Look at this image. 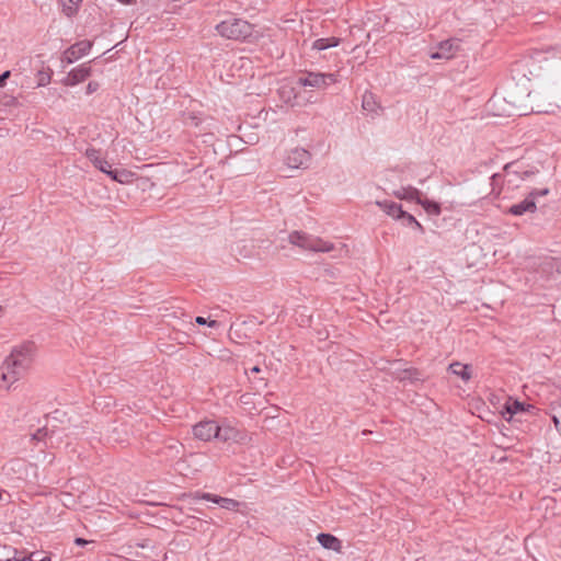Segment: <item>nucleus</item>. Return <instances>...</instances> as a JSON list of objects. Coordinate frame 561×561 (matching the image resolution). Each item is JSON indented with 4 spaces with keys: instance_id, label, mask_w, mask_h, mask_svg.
Here are the masks:
<instances>
[{
    "instance_id": "b1692460",
    "label": "nucleus",
    "mask_w": 561,
    "mask_h": 561,
    "mask_svg": "<svg viewBox=\"0 0 561 561\" xmlns=\"http://www.w3.org/2000/svg\"><path fill=\"white\" fill-rule=\"evenodd\" d=\"M117 180L116 182L122 184L130 183L134 180L135 174L131 171L126 169H117Z\"/></svg>"
},
{
    "instance_id": "72a5a7b5",
    "label": "nucleus",
    "mask_w": 561,
    "mask_h": 561,
    "mask_svg": "<svg viewBox=\"0 0 561 561\" xmlns=\"http://www.w3.org/2000/svg\"><path fill=\"white\" fill-rule=\"evenodd\" d=\"M27 561H50V559L48 557L46 558H41L39 553L37 552H33L31 553L27 558H26Z\"/></svg>"
},
{
    "instance_id": "f704fd0d",
    "label": "nucleus",
    "mask_w": 561,
    "mask_h": 561,
    "mask_svg": "<svg viewBox=\"0 0 561 561\" xmlns=\"http://www.w3.org/2000/svg\"><path fill=\"white\" fill-rule=\"evenodd\" d=\"M11 72L9 70L2 72L0 75V87H3L7 82V79L10 77Z\"/></svg>"
},
{
    "instance_id": "423d86ee",
    "label": "nucleus",
    "mask_w": 561,
    "mask_h": 561,
    "mask_svg": "<svg viewBox=\"0 0 561 561\" xmlns=\"http://www.w3.org/2000/svg\"><path fill=\"white\" fill-rule=\"evenodd\" d=\"M548 194V188L534 190L529 192V194L522 202L505 207V210L526 211L535 210L537 207H545V204L540 203V198L545 197Z\"/></svg>"
},
{
    "instance_id": "7c9ffc66",
    "label": "nucleus",
    "mask_w": 561,
    "mask_h": 561,
    "mask_svg": "<svg viewBox=\"0 0 561 561\" xmlns=\"http://www.w3.org/2000/svg\"><path fill=\"white\" fill-rule=\"evenodd\" d=\"M377 205L380 207H385L387 210L393 211V210H402V205L398 204L396 202H385L383 204L380 202H377Z\"/></svg>"
},
{
    "instance_id": "37998d69",
    "label": "nucleus",
    "mask_w": 561,
    "mask_h": 561,
    "mask_svg": "<svg viewBox=\"0 0 561 561\" xmlns=\"http://www.w3.org/2000/svg\"><path fill=\"white\" fill-rule=\"evenodd\" d=\"M8 561H27V560H26V558H23V559L13 558L12 560L9 559Z\"/></svg>"
},
{
    "instance_id": "20e7f679",
    "label": "nucleus",
    "mask_w": 561,
    "mask_h": 561,
    "mask_svg": "<svg viewBox=\"0 0 561 561\" xmlns=\"http://www.w3.org/2000/svg\"><path fill=\"white\" fill-rule=\"evenodd\" d=\"M288 241L305 251L330 252L334 249L331 242L297 230L289 233Z\"/></svg>"
},
{
    "instance_id": "e433bc0d",
    "label": "nucleus",
    "mask_w": 561,
    "mask_h": 561,
    "mask_svg": "<svg viewBox=\"0 0 561 561\" xmlns=\"http://www.w3.org/2000/svg\"><path fill=\"white\" fill-rule=\"evenodd\" d=\"M117 169H113L111 167V169L108 168L107 172H105V174H107L112 180L116 181L117 180Z\"/></svg>"
},
{
    "instance_id": "4c0bfd02",
    "label": "nucleus",
    "mask_w": 561,
    "mask_h": 561,
    "mask_svg": "<svg viewBox=\"0 0 561 561\" xmlns=\"http://www.w3.org/2000/svg\"><path fill=\"white\" fill-rule=\"evenodd\" d=\"M195 322L199 325H207L208 320L204 317L198 316L195 318Z\"/></svg>"
},
{
    "instance_id": "39448f33",
    "label": "nucleus",
    "mask_w": 561,
    "mask_h": 561,
    "mask_svg": "<svg viewBox=\"0 0 561 561\" xmlns=\"http://www.w3.org/2000/svg\"><path fill=\"white\" fill-rule=\"evenodd\" d=\"M396 196L399 199L407 201L408 203L421 205L424 210H439L437 203L428 201L419 190L411 186L401 187L396 191Z\"/></svg>"
},
{
    "instance_id": "f3484780",
    "label": "nucleus",
    "mask_w": 561,
    "mask_h": 561,
    "mask_svg": "<svg viewBox=\"0 0 561 561\" xmlns=\"http://www.w3.org/2000/svg\"><path fill=\"white\" fill-rule=\"evenodd\" d=\"M216 438L221 442H229V440L238 442L240 438V433L234 427L219 426L217 424Z\"/></svg>"
},
{
    "instance_id": "bb28decb",
    "label": "nucleus",
    "mask_w": 561,
    "mask_h": 561,
    "mask_svg": "<svg viewBox=\"0 0 561 561\" xmlns=\"http://www.w3.org/2000/svg\"><path fill=\"white\" fill-rule=\"evenodd\" d=\"M197 499H202V500H205V501H209V502H213L217 505L220 506V501L222 500V496H219V495H216V494H213V493H198L196 495Z\"/></svg>"
},
{
    "instance_id": "7ed1b4c3",
    "label": "nucleus",
    "mask_w": 561,
    "mask_h": 561,
    "mask_svg": "<svg viewBox=\"0 0 561 561\" xmlns=\"http://www.w3.org/2000/svg\"><path fill=\"white\" fill-rule=\"evenodd\" d=\"M537 171L528 170L523 162L513 161L503 168V173H495L490 178V185L492 187L491 194L499 196L501 193V186L506 182L513 184L517 179H525L534 175Z\"/></svg>"
},
{
    "instance_id": "c03bdc74",
    "label": "nucleus",
    "mask_w": 561,
    "mask_h": 561,
    "mask_svg": "<svg viewBox=\"0 0 561 561\" xmlns=\"http://www.w3.org/2000/svg\"><path fill=\"white\" fill-rule=\"evenodd\" d=\"M2 495H3L2 492H0V501L2 500Z\"/></svg>"
},
{
    "instance_id": "c756f323",
    "label": "nucleus",
    "mask_w": 561,
    "mask_h": 561,
    "mask_svg": "<svg viewBox=\"0 0 561 561\" xmlns=\"http://www.w3.org/2000/svg\"><path fill=\"white\" fill-rule=\"evenodd\" d=\"M506 411L510 415H514L518 412H523L524 411V407L520 402L518 401H514L512 404H507L506 405Z\"/></svg>"
},
{
    "instance_id": "4be33fe9",
    "label": "nucleus",
    "mask_w": 561,
    "mask_h": 561,
    "mask_svg": "<svg viewBox=\"0 0 561 561\" xmlns=\"http://www.w3.org/2000/svg\"><path fill=\"white\" fill-rule=\"evenodd\" d=\"M83 0H61L62 12L68 18L77 14Z\"/></svg>"
},
{
    "instance_id": "a878e982",
    "label": "nucleus",
    "mask_w": 561,
    "mask_h": 561,
    "mask_svg": "<svg viewBox=\"0 0 561 561\" xmlns=\"http://www.w3.org/2000/svg\"><path fill=\"white\" fill-rule=\"evenodd\" d=\"M240 502L234 499L222 497L220 501V507L227 511H238Z\"/></svg>"
},
{
    "instance_id": "1a4fd4ad",
    "label": "nucleus",
    "mask_w": 561,
    "mask_h": 561,
    "mask_svg": "<svg viewBox=\"0 0 561 561\" xmlns=\"http://www.w3.org/2000/svg\"><path fill=\"white\" fill-rule=\"evenodd\" d=\"M284 161L290 169H306L310 164L311 153L305 148L296 147L288 151Z\"/></svg>"
},
{
    "instance_id": "79ce46f5",
    "label": "nucleus",
    "mask_w": 561,
    "mask_h": 561,
    "mask_svg": "<svg viewBox=\"0 0 561 561\" xmlns=\"http://www.w3.org/2000/svg\"><path fill=\"white\" fill-rule=\"evenodd\" d=\"M260 371H261V369H260L259 366H254V367L251 368V373L257 374Z\"/></svg>"
},
{
    "instance_id": "9b49d317",
    "label": "nucleus",
    "mask_w": 561,
    "mask_h": 561,
    "mask_svg": "<svg viewBox=\"0 0 561 561\" xmlns=\"http://www.w3.org/2000/svg\"><path fill=\"white\" fill-rule=\"evenodd\" d=\"M217 423L210 420H204L195 424L192 428L193 435L203 442H209L216 438Z\"/></svg>"
},
{
    "instance_id": "ddd939ff",
    "label": "nucleus",
    "mask_w": 561,
    "mask_h": 561,
    "mask_svg": "<svg viewBox=\"0 0 561 561\" xmlns=\"http://www.w3.org/2000/svg\"><path fill=\"white\" fill-rule=\"evenodd\" d=\"M538 272L548 278L561 276V260L556 257H545L539 264Z\"/></svg>"
},
{
    "instance_id": "c85d7f7f",
    "label": "nucleus",
    "mask_w": 561,
    "mask_h": 561,
    "mask_svg": "<svg viewBox=\"0 0 561 561\" xmlns=\"http://www.w3.org/2000/svg\"><path fill=\"white\" fill-rule=\"evenodd\" d=\"M37 85L38 87H45L47 85L51 80V75L46 71H38L37 73Z\"/></svg>"
},
{
    "instance_id": "2f4dec72",
    "label": "nucleus",
    "mask_w": 561,
    "mask_h": 561,
    "mask_svg": "<svg viewBox=\"0 0 561 561\" xmlns=\"http://www.w3.org/2000/svg\"><path fill=\"white\" fill-rule=\"evenodd\" d=\"M47 436V430L45 427L38 428L34 434H32V439L42 442Z\"/></svg>"
},
{
    "instance_id": "412c9836",
    "label": "nucleus",
    "mask_w": 561,
    "mask_h": 561,
    "mask_svg": "<svg viewBox=\"0 0 561 561\" xmlns=\"http://www.w3.org/2000/svg\"><path fill=\"white\" fill-rule=\"evenodd\" d=\"M362 107L366 112L377 113L380 106L376 102V98L371 92H365L362 100Z\"/></svg>"
},
{
    "instance_id": "0eeeda50",
    "label": "nucleus",
    "mask_w": 561,
    "mask_h": 561,
    "mask_svg": "<svg viewBox=\"0 0 561 561\" xmlns=\"http://www.w3.org/2000/svg\"><path fill=\"white\" fill-rule=\"evenodd\" d=\"M298 84L301 87H311L325 89L330 84L337 82L336 75L322 72H307L306 76L298 78Z\"/></svg>"
},
{
    "instance_id": "5701e85b",
    "label": "nucleus",
    "mask_w": 561,
    "mask_h": 561,
    "mask_svg": "<svg viewBox=\"0 0 561 561\" xmlns=\"http://www.w3.org/2000/svg\"><path fill=\"white\" fill-rule=\"evenodd\" d=\"M546 99L549 105L561 107V87H550L546 90Z\"/></svg>"
},
{
    "instance_id": "58836bf2",
    "label": "nucleus",
    "mask_w": 561,
    "mask_h": 561,
    "mask_svg": "<svg viewBox=\"0 0 561 561\" xmlns=\"http://www.w3.org/2000/svg\"><path fill=\"white\" fill-rule=\"evenodd\" d=\"M76 545L78 546H84L88 543V540L83 539V538H76L75 540Z\"/></svg>"
},
{
    "instance_id": "a19ab883",
    "label": "nucleus",
    "mask_w": 561,
    "mask_h": 561,
    "mask_svg": "<svg viewBox=\"0 0 561 561\" xmlns=\"http://www.w3.org/2000/svg\"><path fill=\"white\" fill-rule=\"evenodd\" d=\"M531 111H536V112H548V110H542L540 108V106L538 105L537 108H535L534 106H531Z\"/></svg>"
},
{
    "instance_id": "6ab92c4d",
    "label": "nucleus",
    "mask_w": 561,
    "mask_h": 561,
    "mask_svg": "<svg viewBox=\"0 0 561 561\" xmlns=\"http://www.w3.org/2000/svg\"><path fill=\"white\" fill-rule=\"evenodd\" d=\"M561 58V47L550 46L547 49L536 53L535 59L537 61H547L549 59H559Z\"/></svg>"
},
{
    "instance_id": "393cba45",
    "label": "nucleus",
    "mask_w": 561,
    "mask_h": 561,
    "mask_svg": "<svg viewBox=\"0 0 561 561\" xmlns=\"http://www.w3.org/2000/svg\"><path fill=\"white\" fill-rule=\"evenodd\" d=\"M206 119L195 113H188L184 116V123L187 126L199 127Z\"/></svg>"
},
{
    "instance_id": "9d476101",
    "label": "nucleus",
    "mask_w": 561,
    "mask_h": 561,
    "mask_svg": "<svg viewBox=\"0 0 561 561\" xmlns=\"http://www.w3.org/2000/svg\"><path fill=\"white\" fill-rule=\"evenodd\" d=\"M93 43L91 41L84 39L80 41L73 45H71L69 48H67L62 54V61H66L67 64H72L79 58L87 55L91 48Z\"/></svg>"
},
{
    "instance_id": "6e6552de",
    "label": "nucleus",
    "mask_w": 561,
    "mask_h": 561,
    "mask_svg": "<svg viewBox=\"0 0 561 561\" xmlns=\"http://www.w3.org/2000/svg\"><path fill=\"white\" fill-rule=\"evenodd\" d=\"M461 46V39L457 37L448 38L446 41H442L437 44L430 54L432 59H451L459 51Z\"/></svg>"
},
{
    "instance_id": "473e14b6",
    "label": "nucleus",
    "mask_w": 561,
    "mask_h": 561,
    "mask_svg": "<svg viewBox=\"0 0 561 561\" xmlns=\"http://www.w3.org/2000/svg\"><path fill=\"white\" fill-rule=\"evenodd\" d=\"M100 88V84L96 82V81H90L87 85V90H85V93L87 94H92L94 93L95 91H98V89Z\"/></svg>"
},
{
    "instance_id": "2eb2a0df",
    "label": "nucleus",
    "mask_w": 561,
    "mask_h": 561,
    "mask_svg": "<svg viewBox=\"0 0 561 561\" xmlns=\"http://www.w3.org/2000/svg\"><path fill=\"white\" fill-rule=\"evenodd\" d=\"M393 219L402 226L409 227L413 230L423 231L422 225L411 215V213H389Z\"/></svg>"
},
{
    "instance_id": "f8f14e48",
    "label": "nucleus",
    "mask_w": 561,
    "mask_h": 561,
    "mask_svg": "<svg viewBox=\"0 0 561 561\" xmlns=\"http://www.w3.org/2000/svg\"><path fill=\"white\" fill-rule=\"evenodd\" d=\"M91 75V67L88 64H81L80 66L73 68L67 77L64 79L65 85H76L82 81H84L87 78H89Z\"/></svg>"
},
{
    "instance_id": "aec40b11",
    "label": "nucleus",
    "mask_w": 561,
    "mask_h": 561,
    "mask_svg": "<svg viewBox=\"0 0 561 561\" xmlns=\"http://www.w3.org/2000/svg\"><path fill=\"white\" fill-rule=\"evenodd\" d=\"M340 38L337 37H325V38H318L312 43V49L316 50H325L331 47H336L340 44Z\"/></svg>"
},
{
    "instance_id": "a211bd4d",
    "label": "nucleus",
    "mask_w": 561,
    "mask_h": 561,
    "mask_svg": "<svg viewBox=\"0 0 561 561\" xmlns=\"http://www.w3.org/2000/svg\"><path fill=\"white\" fill-rule=\"evenodd\" d=\"M449 370L459 376L463 381H469L471 379V367L470 365H465L461 363H453L449 365Z\"/></svg>"
},
{
    "instance_id": "c9c22d12",
    "label": "nucleus",
    "mask_w": 561,
    "mask_h": 561,
    "mask_svg": "<svg viewBox=\"0 0 561 561\" xmlns=\"http://www.w3.org/2000/svg\"><path fill=\"white\" fill-rule=\"evenodd\" d=\"M552 421H553V423H554V425H556L557 430H558V431L560 432V434H561V414H560V415H556V414H554V415L552 416Z\"/></svg>"
},
{
    "instance_id": "dca6fc26",
    "label": "nucleus",
    "mask_w": 561,
    "mask_h": 561,
    "mask_svg": "<svg viewBox=\"0 0 561 561\" xmlns=\"http://www.w3.org/2000/svg\"><path fill=\"white\" fill-rule=\"evenodd\" d=\"M85 154L89 158V160L93 163V165L101 172L105 173L107 172L108 168L111 169L112 164L100 156L99 150L91 148L87 150Z\"/></svg>"
},
{
    "instance_id": "f257e3e1",
    "label": "nucleus",
    "mask_w": 561,
    "mask_h": 561,
    "mask_svg": "<svg viewBox=\"0 0 561 561\" xmlns=\"http://www.w3.org/2000/svg\"><path fill=\"white\" fill-rule=\"evenodd\" d=\"M32 362L33 346L31 344L14 347L1 366L2 380L10 387L27 373Z\"/></svg>"
},
{
    "instance_id": "ea45409f",
    "label": "nucleus",
    "mask_w": 561,
    "mask_h": 561,
    "mask_svg": "<svg viewBox=\"0 0 561 561\" xmlns=\"http://www.w3.org/2000/svg\"><path fill=\"white\" fill-rule=\"evenodd\" d=\"M207 325H208L209 328H218V327H219V322H218V321H216V320H208Z\"/></svg>"
},
{
    "instance_id": "4468645a",
    "label": "nucleus",
    "mask_w": 561,
    "mask_h": 561,
    "mask_svg": "<svg viewBox=\"0 0 561 561\" xmlns=\"http://www.w3.org/2000/svg\"><path fill=\"white\" fill-rule=\"evenodd\" d=\"M317 540L324 549L335 552H340L342 549L341 540L331 534L321 533L317 536Z\"/></svg>"
},
{
    "instance_id": "cd10ccee",
    "label": "nucleus",
    "mask_w": 561,
    "mask_h": 561,
    "mask_svg": "<svg viewBox=\"0 0 561 561\" xmlns=\"http://www.w3.org/2000/svg\"><path fill=\"white\" fill-rule=\"evenodd\" d=\"M419 373L415 370V369H404L399 376L398 378L400 380H405V379H409V380H417L419 377H417Z\"/></svg>"
},
{
    "instance_id": "f03ea898",
    "label": "nucleus",
    "mask_w": 561,
    "mask_h": 561,
    "mask_svg": "<svg viewBox=\"0 0 561 561\" xmlns=\"http://www.w3.org/2000/svg\"><path fill=\"white\" fill-rule=\"evenodd\" d=\"M217 33L227 39L232 41H256L261 34L255 31L254 25L239 18H229L216 25Z\"/></svg>"
}]
</instances>
